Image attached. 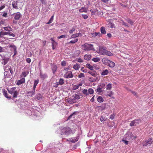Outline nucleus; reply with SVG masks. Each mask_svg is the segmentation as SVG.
Returning a JSON list of instances; mask_svg holds the SVG:
<instances>
[{
  "label": "nucleus",
  "instance_id": "f257e3e1",
  "mask_svg": "<svg viewBox=\"0 0 153 153\" xmlns=\"http://www.w3.org/2000/svg\"><path fill=\"white\" fill-rule=\"evenodd\" d=\"M8 93L11 94L13 98H16L19 94L18 88L15 87L9 88L7 89Z\"/></svg>",
  "mask_w": 153,
  "mask_h": 153
},
{
  "label": "nucleus",
  "instance_id": "f03ea898",
  "mask_svg": "<svg viewBox=\"0 0 153 153\" xmlns=\"http://www.w3.org/2000/svg\"><path fill=\"white\" fill-rule=\"evenodd\" d=\"M82 49L85 51H95V50L94 47L93 45L87 43L82 45Z\"/></svg>",
  "mask_w": 153,
  "mask_h": 153
},
{
  "label": "nucleus",
  "instance_id": "7ed1b4c3",
  "mask_svg": "<svg viewBox=\"0 0 153 153\" xmlns=\"http://www.w3.org/2000/svg\"><path fill=\"white\" fill-rule=\"evenodd\" d=\"M72 131V130L68 127H61L60 128V133L62 135H68L71 133Z\"/></svg>",
  "mask_w": 153,
  "mask_h": 153
},
{
  "label": "nucleus",
  "instance_id": "20e7f679",
  "mask_svg": "<svg viewBox=\"0 0 153 153\" xmlns=\"http://www.w3.org/2000/svg\"><path fill=\"white\" fill-rule=\"evenodd\" d=\"M106 50L105 47H100L99 50H97V52L100 54L105 55Z\"/></svg>",
  "mask_w": 153,
  "mask_h": 153
},
{
  "label": "nucleus",
  "instance_id": "39448f33",
  "mask_svg": "<svg viewBox=\"0 0 153 153\" xmlns=\"http://www.w3.org/2000/svg\"><path fill=\"white\" fill-rule=\"evenodd\" d=\"M73 76L74 75L71 71H68L64 74V77L66 79L72 78Z\"/></svg>",
  "mask_w": 153,
  "mask_h": 153
},
{
  "label": "nucleus",
  "instance_id": "423d86ee",
  "mask_svg": "<svg viewBox=\"0 0 153 153\" xmlns=\"http://www.w3.org/2000/svg\"><path fill=\"white\" fill-rule=\"evenodd\" d=\"M29 113H27L29 115H33V116H36V117H38L39 116L40 112L36 110H33V111H32L30 110L28 111Z\"/></svg>",
  "mask_w": 153,
  "mask_h": 153
},
{
  "label": "nucleus",
  "instance_id": "0eeeda50",
  "mask_svg": "<svg viewBox=\"0 0 153 153\" xmlns=\"http://www.w3.org/2000/svg\"><path fill=\"white\" fill-rule=\"evenodd\" d=\"M7 47L9 48H11L10 49V51L12 52H14V54L13 55V56H15L17 53L16 48V46L13 45H8Z\"/></svg>",
  "mask_w": 153,
  "mask_h": 153
},
{
  "label": "nucleus",
  "instance_id": "6e6552de",
  "mask_svg": "<svg viewBox=\"0 0 153 153\" xmlns=\"http://www.w3.org/2000/svg\"><path fill=\"white\" fill-rule=\"evenodd\" d=\"M140 122V119H135L134 120L132 121L130 123V126H136L137 124H138Z\"/></svg>",
  "mask_w": 153,
  "mask_h": 153
},
{
  "label": "nucleus",
  "instance_id": "1a4fd4ad",
  "mask_svg": "<svg viewBox=\"0 0 153 153\" xmlns=\"http://www.w3.org/2000/svg\"><path fill=\"white\" fill-rule=\"evenodd\" d=\"M13 16L14 19L16 20H18L20 19L21 18L22 15L19 12H17L14 13L13 14Z\"/></svg>",
  "mask_w": 153,
  "mask_h": 153
},
{
  "label": "nucleus",
  "instance_id": "9d476101",
  "mask_svg": "<svg viewBox=\"0 0 153 153\" xmlns=\"http://www.w3.org/2000/svg\"><path fill=\"white\" fill-rule=\"evenodd\" d=\"M105 85L104 83H101L98 86L97 88V91L100 93L102 91V89L104 87Z\"/></svg>",
  "mask_w": 153,
  "mask_h": 153
},
{
  "label": "nucleus",
  "instance_id": "9b49d317",
  "mask_svg": "<svg viewBox=\"0 0 153 153\" xmlns=\"http://www.w3.org/2000/svg\"><path fill=\"white\" fill-rule=\"evenodd\" d=\"M152 138H149L146 141L143 143V146H146L147 145H150L152 143Z\"/></svg>",
  "mask_w": 153,
  "mask_h": 153
},
{
  "label": "nucleus",
  "instance_id": "f8f14e48",
  "mask_svg": "<svg viewBox=\"0 0 153 153\" xmlns=\"http://www.w3.org/2000/svg\"><path fill=\"white\" fill-rule=\"evenodd\" d=\"M51 40L52 41L51 43L52 46V49L53 50H54L56 48V46L57 45V43L52 38H51Z\"/></svg>",
  "mask_w": 153,
  "mask_h": 153
},
{
  "label": "nucleus",
  "instance_id": "ddd939ff",
  "mask_svg": "<svg viewBox=\"0 0 153 153\" xmlns=\"http://www.w3.org/2000/svg\"><path fill=\"white\" fill-rule=\"evenodd\" d=\"M40 78L42 79H44L48 77V75L46 73H43L41 71L40 72Z\"/></svg>",
  "mask_w": 153,
  "mask_h": 153
},
{
  "label": "nucleus",
  "instance_id": "4468645a",
  "mask_svg": "<svg viewBox=\"0 0 153 153\" xmlns=\"http://www.w3.org/2000/svg\"><path fill=\"white\" fill-rule=\"evenodd\" d=\"M21 79L18 80L17 82L18 85H19L22 84L24 83L25 82V79L24 77H20Z\"/></svg>",
  "mask_w": 153,
  "mask_h": 153
},
{
  "label": "nucleus",
  "instance_id": "2eb2a0df",
  "mask_svg": "<svg viewBox=\"0 0 153 153\" xmlns=\"http://www.w3.org/2000/svg\"><path fill=\"white\" fill-rule=\"evenodd\" d=\"M107 25L108 27L113 28L114 25V24L112 22L111 20H108L107 22Z\"/></svg>",
  "mask_w": 153,
  "mask_h": 153
},
{
  "label": "nucleus",
  "instance_id": "dca6fc26",
  "mask_svg": "<svg viewBox=\"0 0 153 153\" xmlns=\"http://www.w3.org/2000/svg\"><path fill=\"white\" fill-rule=\"evenodd\" d=\"M29 72L28 71H23L20 75V77H24L25 78L29 74Z\"/></svg>",
  "mask_w": 153,
  "mask_h": 153
},
{
  "label": "nucleus",
  "instance_id": "f3484780",
  "mask_svg": "<svg viewBox=\"0 0 153 153\" xmlns=\"http://www.w3.org/2000/svg\"><path fill=\"white\" fill-rule=\"evenodd\" d=\"M27 104H25L24 102H22L20 104V108L23 110H26L27 108Z\"/></svg>",
  "mask_w": 153,
  "mask_h": 153
},
{
  "label": "nucleus",
  "instance_id": "a211bd4d",
  "mask_svg": "<svg viewBox=\"0 0 153 153\" xmlns=\"http://www.w3.org/2000/svg\"><path fill=\"white\" fill-rule=\"evenodd\" d=\"M10 68L11 67L9 66H7L4 68V70L5 71L4 72V76H5V75H7L8 72L10 69Z\"/></svg>",
  "mask_w": 153,
  "mask_h": 153
},
{
  "label": "nucleus",
  "instance_id": "6ab92c4d",
  "mask_svg": "<svg viewBox=\"0 0 153 153\" xmlns=\"http://www.w3.org/2000/svg\"><path fill=\"white\" fill-rule=\"evenodd\" d=\"M13 7V8L15 9L18 8V1H14L12 3Z\"/></svg>",
  "mask_w": 153,
  "mask_h": 153
},
{
  "label": "nucleus",
  "instance_id": "aec40b11",
  "mask_svg": "<svg viewBox=\"0 0 153 153\" xmlns=\"http://www.w3.org/2000/svg\"><path fill=\"white\" fill-rule=\"evenodd\" d=\"M102 61L104 64L108 65L109 62H110V60H109L106 58H104L102 59Z\"/></svg>",
  "mask_w": 153,
  "mask_h": 153
},
{
  "label": "nucleus",
  "instance_id": "412c9836",
  "mask_svg": "<svg viewBox=\"0 0 153 153\" xmlns=\"http://www.w3.org/2000/svg\"><path fill=\"white\" fill-rule=\"evenodd\" d=\"M57 69V66L55 65H52V70L53 74H54Z\"/></svg>",
  "mask_w": 153,
  "mask_h": 153
},
{
  "label": "nucleus",
  "instance_id": "4be33fe9",
  "mask_svg": "<svg viewBox=\"0 0 153 153\" xmlns=\"http://www.w3.org/2000/svg\"><path fill=\"white\" fill-rule=\"evenodd\" d=\"M39 82V79H37V80H35L34 81V85L33 86V90H35V89L36 88V87L37 85L38 84V83Z\"/></svg>",
  "mask_w": 153,
  "mask_h": 153
},
{
  "label": "nucleus",
  "instance_id": "5701e85b",
  "mask_svg": "<svg viewBox=\"0 0 153 153\" xmlns=\"http://www.w3.org/2000/svg\"><path fill=\"white\" fill-rule=\"evenodd\" d=\"M109 72L108 70L105 69L104 70L102 71L101 72V74L102 76H105L107 75Z\"/></svg>",
  "mask_w": 153,
  "mask_h": 153
},
{
  "label": "nucleus",
  "instance_id": "b1692460",
  "mask_svg": "<svg viewBox=\"0 0 153 153\" xmlns=\"http://www.w3.org/2000/svg\"><path fill=\"white\" fill-rule=\"evenodd\" d=\"M35 91V90H33V89L32 91H31L28 92L27 93V96L30 97H32L33 95L34 94Z\"/></svg>",
  "mask_w": 153,
  "mask_h": 153
},
{
  "label": "nucleus",
  "instance_id": "393cba45",
  "mask_svg": "<svg viewBox=\"0 0 153 153\" xmlns=\"http://www.w3.org/2000/svg\"><path fill=\"white\" fill-rule=\"evenodd\" d=\"M91 56L90 55L85 54L84 56V59L86 60H89L91 58Z\"/></svg>",
  "mask_w": 153,
  "mask_h": 153
},
{
  "label": "nucleus",
  "instance_id": "a878e982",
  "mask_svg": "<svg viewBox=\"0 0 153 153\" xmlns=\"http://www.w3.org/2000/svg\"><path fill=\"white\" fill-rule=\"evenodd\" d=\"M42 96L40 94H37L35 97V99L36 100H40L42 99Z\"/></svg>",
  "mask_w": 153,
  "mask_h": 153
},
{
  "label": "nucleus",
  "instance_id": "bb28decb",
  "mask_svg": "<svg viewBox=\"0 0 153 153\" xmlns=\"http://www.w3.org/2000/svg\"><path fill=\"white\" fill-rule=\"evenodd\" d=\"M3 28L4 30L8 32L11 31L13 30V29L9 26L4 27Z\"/></svg>",
  "mask_w": 153,
  "mask_h": 153
},
{
  "label": "nucleus",
  "instance_id": "cd10ccee",
  "mask_svg": "<svg viewBox=\"0 0 153 153\" xmlns=\"http://www.w3.org/2000/svg\"><path fill=\"white\" fill-rule=\"evenodd\" d=\"M87 8L85 7H82L79 10V12L80 13L87 12Z\"/></svg>",
  "mask_w": 153,
  "mask_h": 153
},
{
  "label": "nucleus",
  "instance_id": "c85d7f7f",
  "mask_svg": "<svg viewBox=\"0 0 153 153\" xmlns=\"http://www.w3.org/2000/svg\"><path fill=\"white\" fill-rule=\"evenodd\" d=\"M3 93L4 96L7 98L8 99H10L11 98L10 96H7V92L6 91H5V90L3 91Z\"/></svg>",
  "mask_w": 153,
  "mask_h": 153
},
{
  "label": "nucleus",
  "instance_id": "c756f323",
  "mask_svg": "<svg viewBox=\"0 0 153 153\" xmlns=\"http://www.w3.org/2000/svg\"><path fill=\"white\" fill-rule=\"evenodd\" d=\"M115 65V64L114 62L110 61V62H109L107 65L110 67L113 68L114 66Z\"/></svg>",
  "mask_w": 153,
  "mask_h": 153
},
{
  "label": "nucleus",
  "instance_id": "7c9ffc66",
  "mask_svg": "<svg viewBox=\"0 0 153 153\" xmlns=\"http://www.w3.org/2000/svg\"><path fill=\"white\" fill-rule=\"evenodd\" d=\"M64 83V80L62 78H60L58 82H57L56 83H58L59 85H62Z\"/></svg>",
  "mask_w": 153,
  "mask_h": 153
},
{
  "label": "nucleus",
  "instance_id": "2f4dec72",
  "mask_svg": "<svg viewBox=\"0 0 153 153\" xmlns=\"http://www.w3.org/2000/svg\"><path fill=\"white\" fill-rule=\"evenodd\" d=\"M92 36L93 37H95L97 36H100L101 35V33L99 32H95L91 33Z\"/></svg>",
  "mask_w": 153,
  "mask_h": 153
},
{
  "label": "nucleus",
  "instance_id": "473e14b6",
  "mask_svg": "<svg viewBox=\"0 0 153 153\" xmlns=\"http://www.w3.org/2000/svg\"><path fill=\"white\" fill-rule=\"evenodd\" d=\"M79 65L76 63L73 65V68L75 70H78L80 68Z\"/></svg>",
  "mask_w": 153,
  "mask_h": 153
},
{
  "label": "nucleus",
  "instance_id": "72a5a7b5",
  "mask_svg": "<svg viewBox=\"0 0 153 153\" xmlns=\"http://www.w3.org/2000/svg\"><path fill=\"white\" fill-rule=\"evenodd\" d=\"M105 55H106L109 56H112L113 55V54L111 52L108 51L107 50H106V51L105 52Z\"/></svg>",
  "mask_w": 153,
  "mask_h": 153
},
{
  "label": "nucleus",
  "instance_id": "f704fd0d",
  "mask_svg": "<svg viewBox=\"0 0 153 153\" xmlns=\"http://www.w3.org/2000/svg\"><path fill=\"white\" fill-rule=\"evenodd\" d=\"M78 137H75L71 139V142L72 143H74L78 141Z\"/></svg>",
  "mask_w": 153,
  "mask_h": 153
},
{
  "label": "nucleus",
  "instance_id": "c9c22d12",
  "mask_svg": "<svg viewBox=\"0 0 153 153\" xmlns=\"http://www.w3.org/2000/svg\"><path fill=\"white\" fill-rule=\"evenodd\" d=\"M112 88V84L110 83H109L107 84L106 87V90H111Z\"/></svg>",
  "mask_w": 153,
  "mask_h": 153
},
{
  "label": "nucleus",
  "instance_id": "e433bc0d",
  "mask_svg": "<svg viewBox=\"0 0 153 153\" xmlns=\"http://www.w3.org/2000/svg\"><path fill=\"white\" fill-rule=\"evenodd\" d=\"M100 30L101 33L102 34H105L106 33V31L105 27H102L100 28Z\"/></svg>",
  "mask_w": 153,
  "mask_h": 153
},
{
  "label": "nucleus",
  "instance_id": "4c0bfd02",
  "mask_svg": "<svg viewBox=\"0 0 153 153\" xmlns=\"http://www.w3.org/2000/svg\"><path fill=\"white\" fill-rule=\"evenodd\" d=\"M97 100L99 102H102L104 100L102 97L99 96L97 98Z\"/></svg>",
  "mask_w": 153,
  "mask_h": 153
},
{
  "label": "nucleus",
  "instance_id": "58836bf2",
  "mask_svg": "<svg viewBox=\"0 0 153 153\" xmlns=\"http://www.w3.org/2000/svg\"><path fill=\"white\" fill-rule=\"evenodd\" d=\"M86 67L88 68L91 70H93V69L94 68L90 64L87 63L86 65Z\"/></svg>",
  "mask_w": 153,
  "mask_h": 153
},
{
  "label": "nucleus",
  "instance_id": "ea45409f",
  "mask_svg": "<svg viewBox=\"0 0 153 153\" xmlns=\"http://www.w3.org/2000/svg\"><path fill=\"white\" fill-rule=\"evenodd\" d=\"M92 60L94 62H97L100 61V59L99 57H96L92 59Z\"/></svg>",
  "mask_w": 153,
  "mask_h": 153
},
{
  "label": "nucleus",
  "instance_id": "a19ab883",
  "mask_svg": "<svg viewBox=\"0 0 153 153\" xmlns=\"http://www.w3.org/2000/svg\"><path fill=\"white\" fill-rule=\"evenodd\" d=\"M75 113L74 112L68 118V120H71L72 118H74L75 117Z\"/></svg>",
  "mask_w": 153,
  "mask_h": 153
},
{
  "label": "nucleus",
  "instance_id": "79ce46f5",
  "mask_svg": "<svg viewBox=\"0 0 153 153\" xmlns=\"http://www.w3.org/2000/svg\"><path fill=\"white\" fill-rule=\"evenodd\" d=\"M78 41V39H76L74 40H71L69 42H68V44H70V43H72L74 44L76 42H77Z\"/></svg>",
  "mask_w": 153,
  "mask_h": 153
},
{
  "label": "nucleus",
  "instance_id": "37998d69",
  "mask_svg": "<svg viewBox=\"0 0 153 153\" xmlns=\"http://www.w3.org/2000/svg\"><path fill=\"white\" fill-rule=\"evenodd\" d=\"M8 32H4L3 31H1L0 32V36L1 37H2L3 36L5 35H8Z\"/></svg>",
  "mask_w": 153,
  "mask_h": 153
},
{
  "label": "nucleus",
  "instance_id": "c03bdc74",
  "mask_svg": "<svg viewBox=\"0 0 153 153\" xmlns=\"http://www.w3.org/2000/svg\"><path fill=\"white\" fill-rule=\"evenodd\" d=\"M24 3L22 2L18 1V6L19 8H21L23 5Z\"/></svg>",
  "mask_w": 153,
  "mask_h": 153
},
{
  "label": "nucleus",
  "instance_id": "a18cd8bd",
  "mask_svg": "<svg viewBox=\"0 0 153 153\" xmlns=\"http://www.w3.org/2000/svg\"><path fill=\"white\" fill-rule=\"evenodd\" d=\"M126 137L129 136L130 138H131L133 137V134L131 132H129L126 135Z\"/></svg>",
  "mask_w": 153,
  "mask_h": 153
},
{
  "label": "nucleus",
  "instance_id": "49530a36",
  "mask_svg": "<svg viewBox=\"0 0 153 153\" xmlns=\"http://www.w3.org/2000/svg\"><path fill=\"white\" fill-rule=\"evenodd\" d=\"M8 60V59H4L2 60L1 63L2 64H4V65H5L7 63Z\"/></svg>",
  "mask_w": 153,
  "mask_h": 153
},
{
  "label": "nucleus",
  "instance_id": "de8ad7c7",
  "mask_svg": "<svg viewBox=\"0 0 153 153\" xmlns=\"http://www.w3.org/2000/svg\"><path fill=\"white\" fill-rule=\"evenodd\" d=\"M88 93L91 94H93L94 93V91L93 89L89 88L88 90Z\"/></svg>",
  "mask_w": 153,
  "mask_h": 153
},
{
  "label": "nucleus",
  "instance_id": "09e8293b",
  "mask_svg": "<svg viewBox=\"0 0 153 153\" xmlns=\"http://www.w3.org/2000/svg\"><path fill=\"white\" fill-rule=\"evenodd\" d=\"M53 18H54V15H53L51 18L50 19V20H49L48 22L47 23V24H50L52 23V22L53 21Z\"/></svg>",
  "mask_w": 153,
  "mask_h": 153
},
{
  "label": "nucleus",
  "instance_id": "8fccbe9b",
  "mask_svg": "<svg viewBox=\"0 0 153 153\" xmlns=\"http://www.w3.org/2000/svg\"><path fill=\"white\" fill-rule=\"evenodd\" d=\"M82 92L84 94L86 95H88V90L87 89H83L82 91Z\"/></svg>",
  "mask_w": 153,
  "mask_h": 153
},
{
  "label": "nucleus",
  "instance_id": "3c124183",
  "mask_svg": "<svg viewBox=\"0 0 153 153\" xmlns=\"http://www.w3.org/2000/svg\"><path fill=\"white\" fill-rule=\"evenodd\" d=\"M97 79V78H94L93 77H90L89 78V80L91 82H93L96 81Z\"/></svg>",
  "mask_w": 153,
  "mask_h": 153
},
{
  "label": "nucleus",
  "instance_id": "603ef678",
  "mask_svg": "<svg viewBox=\"0 0 153 153\" xmlns=\"http://www.w3.org/2000/svg\"><path fill=\"white\" fill-rule=\"evenodd\" d=\"M78 36H77V34H76V33H75V34H72L71 38H70V39H73V38H76V37H78Z\"/></svg>",
  "mask_w": 153,
  "mask_h": 153
},
{
  "label": "nucleus",
  "instance_id": "864d4df0",
  "mask_svg": "<svg viewBox=\"0 0 153 153\" xmlns=\"http://www.w3.org/2000/svg\"><path fill=\"white\" fill-rule=\"evenodd\" d=\"M78 77L79 78H81L82 77H85V75L84 74L82 73H80V74L78 75Z\"/></svg>",
  "mask_w": 153,
  "mask_h": 153
},
{
  "label": "nucleus",
  "instance_id": "5fc2aeb1",
  "mask_svg": "<svg viewBox=\"0 0 153 153\" xmlns=\"http://www.w3.org/2000/svg\"><path fill=\"white\" fill-rule=\"evenodd\" d=\"M8 35L12 36L13 37H14L15 36V35L12 32H8Z\"/></svg>",
  "mask_w": 153,
  "mask_h": 153
},
{
  "label": "nucleus",
  "instance_id": "6e6d98bb",
  "mask_svg": "<svg viewBox=\"0 0 153 153\" xmlns=\"http://www.w3.org/2000/svg\"><path fill=\"white\" fill-rule=\"evenodd\" d=\"M127 21L128 22V23H129L131 25H132L133 23V22H132L130 19H128L127 20Z\"/></svg>",
  "mask_w": 153,
  "mask_h": 153
},
{
  "label": "nucleus",
  "instance_id": "4d7b16f0",
  "mask_svg": "<svg viewBox=\"0 0 153 153\" xmlns=\"http://www.w3.org/2000/svg\"><path fill=\"white\" fill-rule=\"evenodd\" d=\"M84 67H82L81 69V70L83 72L86 73L87 71V70L86 69H84Z\"/></svg>",
  "mask_w": 153,
  "mask_h": 153
},
{
  "label": "nucleus",
  "instance_id": "13d9d810",
  "mask_svg": "<svg viewBox=\"0 0 153 153\" xmlns=\"http://www.w3.org/2000/svg\"><path fill=\"white\" fill-rule=\"evenodd\" d=\"M75 30V29L74 28H72L69 31V33L71 34Z\"/></svg>",
  "mask_w": 153,
  "mask_h": 153
},
{
  "label": "nucleus",
  "instance_id": "bf43d9fd",
  "mask_svg": "<svg viewBox=\"0 0 153 153\" xmlns=\"http://www.w3.org/2000/svg\"><path fill=\"white\" fill-rule=\"evenodd\" d=\"M115 116V114H111L109 118L111 120H113V119H114Z\"/></svg>",
  "mask_w": 153,
  "mask_h": 153
},
{
  "label": "nucleus",
  "instance_id": "052dcab7",
  "mask_svg": "<svg viewBox=\"0 0 153 153\" xmlns=\"http://www.w3.org/2000/svg\"><path fill=\"white\" fill-rule=\"evenodd\" d=\"M88 73L91 74L94 76H95L96 75L95 73L93 72H89Z\"/></svg>",
  "mask_w": 153,
  "mask_h": 153
},
{
  "label": "nucleus",
  "instance_id": "680f3d73",
  "mask_svg": "<svg viewBox=\"0 0 153 153\" xmlns=\"http://www.w3.org/2000/svg\"><path fill=\"white\" fill-rule=\"evenodd\" d=\"M66 37V36L65 35H62L58 37L57 38L58 39H60L62 38H65Z\"/></svg>",
  "mask_w": 153,
  "mask_h": 153
},
{
  "label": "nucleus",
  "instance_id": "e2e57ef3",
  "mask_svg": "<svg viewBox=\"0 0 153 153\" xmlns=\"http://www.w3.org/2000/svg\"><path fill=\"white\" fill-rule=\"evenodd\" d=\"M74 98L75 99H80V96L78 95H75L74 96Z\"/></svg>",
  "mask_w": 153,
  "mask_h": 153
},
{
  "label": "nucleus",
  "instance_id": "0e129e2a",
  "mask_svg": "<svg viewBox=\"0 0 153 153\" xmlns=\"http://www.w3.org/2000/svg\"><path fill=\"white\" fill-rule=\"evenodd\" d=\"M5 7V5L4 4H2L0 7V11L4 9Z\"/></svg>",
  "mask_w": 153,
  "mask_h": 153
},
{
  "label": "nucleus",
  "instance_id": "69168bd1",
  "mask_svg": "<svg viewBox=\"0 0 153 153\" xmlns=\"http://www.w3.org/2000/svg\"><path fill=\"white\" fill-rule=\"evenodd\" d=\"M101 1L103 2L106 3H108L110 1L109 0H101Z\"/></svg>",
  "mask_w": 153,
  "mask_h": 153
},
{
  "label": "nucleus",
  "instance_id": "338daca9",
  "mask_svg": "<svg viewBox=\"0 0 153 153\" xmlns=\"http://www.w3.org/2000/svg\"><path fill=\"white\" fill-rule=\"evenodd\" d=\"M77 61L79 62H83V60L80 58L78 59Z\"/></svg>",
  "mask_w": 153,
  "mask_h": 153
},
{
  "label": "nucleus",
  "instance_id": "774afa93",
  "mask_svg": "<svg viewBox=\"0 0 153 153\" xmlns=\"http://www.w3.org/2000/svg\"><path fill=\"white\" fill-rule=\"evenodd\" d=\"M82 16L85 19H86L88 18V16L86 15H82Z\"/></svg>",
  "mask_w": 153,
  "mask_h": 153
}]
</instances>
